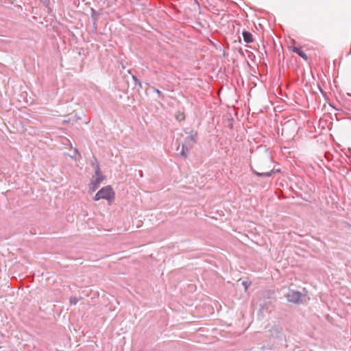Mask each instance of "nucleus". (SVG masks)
Listing matches in <instances>:
<instances>
[{
	"label": "nucleus",
	"mask_w": 351,
	"mask_h": 351,
	"mask_svg": "<svg viewBox=\"0 0 351 351\" xmlns=\"http://www.w3.org/2000/svg\"><path fill=\"white\" fill-rule=\"evenodd\" d=\"M106 199L109 204L114 199V192L110 186H106L101 188L95 195L94 200L99 201V199Z\"/></svg>",
	"instance_id": "obj_1"
},
{
	"label": "nucleus",
	"mask_w": 351,
	"mask_h": 351,
	"mask_svg": "<svg viewBox=\"0 0 351 351\" xmlns=\"http://www.w3.org/2000/svg\"><path fill=\"white\" fill-rule=\"evenodd\" d=\"M104 180V176L101 174L100 169L97 166L95 170V179L89 184V190L91 193L96 191L100 183Z\"/></svg>",
	"instance_id": "obj_2"
},
{
	"label": "nucleus",
	"mask_w": 351,
	"mask_h": 351,
	"mask_svg": "<svg viewBox=\"0 0 351 351\" xmlns=\"http://www.w3.org/2000/svg\"><path fill=\"white\" fill-rule=\"evenodd\" d=\"M301 293L298 291H292L287 295V299L289 302L298 303L301 300Z\"/></svg>",
	"instance_id": "obj_3"
},
{
	"label": "nucleus",
	"mask_w": 351,
	"mask_h": 351,
	"mask_svg": "<svg viewBox=\"0 0 351 351\" xmlns=\"http://www.w3.org/2000/svg\"><path fill=\"white\" fill-rule=\"evenodd\" d=\"M243 40L247 43H250L253 41L252 34L249 32H243Z\"/></svg>",
	"instance_id": "obj_4"
},
{
	"label": "nucleus",
	"mask_w": 351,
	"mask_h": 351,
	"mask_svg": "<svg viewBox=\"0 0 351 351\" xmlns=\"http://www.w3.org/2000/svg\"><path fill=\"white\" fill-rule=\"evenodd\" d=\"M291 50H292V51H293L295 53H297L303 59H304V60H307L308 59V57H307L306 54L303 51H302L300 49H299L298 47H293L291 48Z\"/></svg>",
	"instance_id": "obj_5"
},
{
	"label": "nucleus",
	"mask_w": 351,
	"mask_h": 351,
	"mask_svg": "<svg viewBox=\"0 0 351 351\" xmlns=\"http://www.w3.org/2000/svg\"><path fill=\"white\" fill-rule=\"evenodd\" d=\"M175 117L178 121H182L185 119V114L184 112L178 111L176 112Z\"/></svg>",
	"instance_id": "obj_6"
},
{
	"label": "nucleus",
	"mask_w": 351,
	"mask_h": 351,
	"mask_svg": "<svg viewBox=\"0 0 351 351\" xmlns=\"http://www.w3.org/2000/svg\"><path fill=\"white\" fill-rule=\"evenodd\" d=\"M273 171L271 170L270 171H260V172H256V174L259 176H270L272 173Z\"/></svg>",
	"instance_id": "obj_7"
},
{
	"label": "nucleus",
	"mask_w": 351,
	"mask_h": 351,
	"mask_svg": "<svg viewBox=\"0 0 351 351\" xmlns=\"http://www.w3.org/2000/svg\"><path fill=\"white\" fill-rule=\"evenodd\" d=\"M70 304L75 305L78 302V299L76 297H71L69 299Z\"/></svg>",
	"instance_id": "obj_8"
},
{
	"label": "nucleus",
	"mask_w": 351,
	"mask_h": 351,
	"mask_svg": "<svg viewBox=\"0 0 351 351\" xmlns=\"http://www.w3.org/2000/svg\"><path fill=\"white\" fill-rule=\"evenodd\" d=\"M181 154H182V156H184V157H186V155L185 154V153H184V151H182V152H181Z\"/></svg>",
	"instance_id": "obj_9"
},
{
	"label": "nucleus",
	"mask_w": 351,
	"mask_h": 351,
	"mask_svg": "<svg viewBox=\"0 0 351 351\" xmlns=\"http://www.w3.org/2000/svg\"><path fill=\"white\" fill-rule=\"evenodd\" d=\"M156 93H157L158 94H160V90H156Z\"/></svg>",
	"instance_id": "obj_10"
},
{
	"label": "nucleus",
	"mask_w": 351,
	"mask_h": 351,
	"mask_svg": "<svg viewBox=\"0 0 351 351\" xmlns=\"http://www.w3.org/2000/svg\"><path fill=\"white\" fill-rule=\"evenodd\" d=\"M243 284H244V285L245 286V289H247V284H245V283H243Z\"/></svg>",
	"instance_id": "obj_11"
}]
</instances>
